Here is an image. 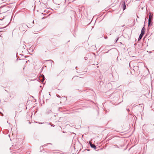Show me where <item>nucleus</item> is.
<instances>
[{
    "label": "nucleus",
    "instance_id": "nucleus-3",
    "mask_svg": "<svg viewBox=\"0 0 154 154\" xmlns=\"http://www.w3.org/2000/svg\"><path fill=\"white\" fill-rule=\"evenodd\" d=\"M90 145L93 148H94V149H96V147L95 146V145L94 144H92L91 143H90Z\"/></svg>",
    "mask_w": 154,
    "mask_h": 154
},
{
    "label": "nucleus",
    "instance_id": "nucleus-8",
    "mask_svg": "<svg viewBox=\"0 0 154 154\" xmlns=\"http://www.w3.org/2000/svg\"><path fill=\"white\" fill-rule=\"evenodd\" d=\"M145 33H144V32H141V33H140V34L141 35H142L143 36V35Z\"/></svg>",
    "mask_w": 154,
    "mask_h": 154
},
{
    "label": "nucleus",
    "instance_id": "nucleus-6",
    "mask_svg": "<svg viewBox=\"0 0 154 154\" xmlns=\"http://www.w3.org/2000/svg\"><path fill=\"white\" fill-rule=\"evenodd\" d=\"M152 15L151 14H150L149 15V20H152Z\"/></svg>",
    "mask_w": 154,
    "mask_h": 154
},
{
    "label": "nucleus",
    "instance_id": "nucleus-9",
    "mask_svg": "<svg viewBox=\"0 0 154 154\" xmlns=\"http://www.w3.org/2000/svg\"><path fill=\"white\" fill-rule=\"evenodd\" d=\"M84 59L85 60H87L88 59V58L87 57H84Z\"/></svg>",
    "mask_w": 154,
    "mask_h": 154
},
{
    "label": "nucleus",
    "instance_id": "nucleus-11",
    "mask_svg": "<svg viewBox=\"0 0 154 154\" xmlns=\"http://www.w3.org/2000/svg\"><path fill=\"white\" fill-rule=\"evenodd\" d=\"M44 76H43V79H44Z\"/></svg>",
    "mask_w": 154,
    "mask_h": 154
},
{
    "label": "nucleus",
    "instance_id": "nucleus-1",
    "mask_svg": "<svg viewBox=\"0 0 154 154\" xmlns=\"http://www.w3.org/2000/svg\"><path fill=\"white\" fill-rule=\"evenodd\" d=\"M34 20L29 21L26 26L29 28L31 27L33 25Z\"/></svg>",
    "mask_w": 154,
    "mask_h": 154
},
{
    "label": "nucleus",
    "instance_id": "nucleus-5",
    "mask_svg": "<svg viewBox=\"0 0 154 154\" xmlns=\"http://www.w3.org/2000/svg\"><path fill=\"white\" fill-rule=\"evenodd\" d=\"M143 36L142 35H141L140 34V36H139V37L138 38V40L139 41L141 39Z\"/></svg>",
    "mask_w": 154,
    "mask_h": 154
},
{
    "label": "nucleus",
    "instance_id": "nucleus-4",
    "mask_svg": "<svg viewBox=\"0 0 154 154\" xmlns=\"http://www.w3.org/2000/svg\"><path fill=\"white\" fill-rule=\"evenodd\" d=\"M141 32L145 33V28H144V27H143L142 28V29L141 31Z\"/></svg>",
    "mask_w": 154,
    "mask_h": 154
},
{
    "label": "nucleus",
    "instance_id": "nucleus-7",
    "mask_svg": "<svg viewBox=\"0 0 154 154\" xmlns=\"http://www.w3.org/2000/svg\"><path fill=\"white\" fill-rule=\"evenodd\" d=\"M151 22V20H148V24H149V25H150Z\"/></svg>",
    "mask_w": 154,
    "mask_h": 154
},
{
    "label": "nucleus",
    "instance_id": "nucleus-2",
    "mask_svg": "<svg viewBox=\"0 0 154 154\" xmlns=\"http://www.w3.org/2000/svg\"><path fill=\"white\" fill-rule=\"evenodd\" d=\"M121 6L123 10L126 8L125 2V0H122L121 2Z\"/></svg>",
    "mask_w": 154,
    "mask_h": 154
},
{
    "label": "nucleus",
    "instance_id": "nucleus-10",
    "mask_svg": "<svg viewBox=\"0 0 154 154\" xmlns=\"http://www.w3.org/2000/svg\"><path fill=\"white\" fill-rule=\"evenodd\" d=\"M119 38H117V39H116V42H117V41L118 40Z\"/></svg>",
    "mask_w": 154,
    "mask_h": 154
}]
</instances>
